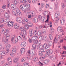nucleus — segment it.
Returning a JSON list of instances; mask_svg holds the SVG:
<instances>
[{"label": "nucleus", "mask_w": 66, "mask_h": 66, "mask_svg": "<svg viewBox=\"0 0 66 66\" xmlns=\"http://www.w3.org/2000/svg\"><path fill=\"white\" fill-rule=\"evenodd\" d=\"M25 9L26 10L25 11H30V5L29 4H27L24 6Z\"/></svg>", "instance_id": "1"}, {"label": "nucleus", "mask_w": 66, "mask_h": 66, "mask_svg": "<svg viewBox=\"0 0 66 66\" xmlns=\"http://www.w3.org/2000/svg\"><path fill=\"white\" fill-rule=\"evenodd\" d=\"M12 54H10V55L12 56H14L16 52V49L15 48H13L12 50Z\"/></svg>", "instance_id": "2"}, {"label": "nucleus", "mask_w": 66, "mask_h": 66, "mask_svg": "<svg viewBox=\"0 0 66 66\" xmlns=\"http://www.w3.org/2000/svg\"><path fill=\"white\" fill-rule=\"evenodd\" d=\"M45 52V50H44L43 48H41L40 51H39L38 52L39 55L40 56H43L44 54L43 52Z\"/></svg>", "instance_id": "3"}, {"label": "nucleus", "mask_w": 66, "mask_h": 66, "mask_svg": "<svg viewBox=\"0 0 66 66\" xmlns=\"http://www.w3.org/2000/svg\"><path fill=\"white\" fill-rule=\"evenodd\" d=\"M33 29H31L29 31V36L31 37L33 36Z\"/></svg>", "instance_id": "4"}, {"label": "nucleus", "mask_w": 66, "mask_h": 66, "mask_svg": "<svg viewBox=\"0 0 66 66\" xmlns=\"http://www.w3.org/2000/svg\"><path fill=\"white\" fill-rule=\"evenodd\" d=\"M57 30L59 32H63V30L62 27L60 26L59 27L57 28Z\"/></svg>", "instance_id": "5"}, {"label": "nucleus", "mask_w": 66, "mask_h": 66, "mask_svg": "<svg viewBox=\"0 0 66 66\" xmlns=\"http://www.w3.org/2000/svg\"><path fill=\"white\" fill-rule=\"evenodd\" d=\"M16 20L17 21L20 23H21L22 22V18L19 17H17L16 19Z\"/></svg>", "instance_id": "6"}, {"label": "nucleus", "mask_w": 66, "mask_h": 66, "mask_svg": "<svg viewBox=\"0 0 66 66\" xmlns=\"http://www.w3.org/2000/svg\"><path fill=\"white\" fill-rule=\"evenodd\" d=\"M9 33V31L6 30L4 32V35H6V38L7 37H10V36L9 35H8L7 34Z\"/></svg>", "instance_id": "7"}, {"label": "nucleus", "mask_w": 66, "mask_h": 66, "mask_svg": "<svg viewBox=\"0 0 66 66\" xmlns=\"http://www.w3.org/2000/svg\"><path fill=\"white\" fill-rule=\"evenodd\" d=\"M37 38H38V36H37V35H35L34 36L31 38V40H32V41H34L36 40V39H37Z\"/></svg>", "instance_id": "8"}, {"label": "nucleus", "mask_w": 66, "mask_h": 66, "mask_svg": "<svg viewBox=\"0 0 66 66\" xmlns=\"http://www.w3.org/2000/svg\"><path fill=\"white\" fill-rule=\"evenodd\" d=\"M42 47L43 48L46 49H48L50 48V47L47 46V44L46 43H45L42 46Z\"/></svg>", "instance_id": "9"}, {"label": "nucleus", "mask_w": 66, "mask_h": 66, "mask_svg": "<svg viewBox=\"0 0 66 66\" xmlns=\"http://www.w3.org/2000/svg\"><path fill=\"white\" fill-rule=\"evenodd\" d=\"M46 42L48 46H52V45L53 44L52 42L48 40H47Z\"/></svg>", "instance_id": "10"}, {"label": "nucleus", "mask_w": 66, "mask_h": 66, "mask_svg": "<svg viewBox=\"0 0 66 66\" xmlns=\"http://www.w3.org/2000/svg\"><path fill=\"white\" fill-rule=\"evenodd\" d=\"M13 14H14L15 16H16V17L18 16V15H19V16H22V14L21 13H15L14 12L13 13Z\"/></svg>", "instance_id": "11"}, {"label": "nucleus", "mask_w": 66, "mask_h": 66, "mask_svg": "<svg viewBox=\"0 0 66 66\" xmlns=\"http://www.w3.org/2000/svg\"><path fill=\"white\" fill-rule=\"evenodd\" d=\"M11 7L13 10H15L16 9V6L14 4H12L11 5Z\"/></svg>", "instance_id": "12"}, {"label": "nucleus", "mask_w": 66, "mask_h": 66, "mask_svg": "<svg viewBox=\"0 0 66 66\" xmlns=\"http://www.w3.org/2000/svg\"><path fill=\"white\" fill-rule=\"evenodd\" d=\"M20 52L21 54H23L25 52V48H21V49Z\"/></svg>", "instance_id": "13"}, {"label": "nucleus", "mask_w": 66, "mask_h": 66, "mask_svg": "<svg viewBox=\"0 0 66 66\" xmlns=\"http://www.w3.org/2000/svg\"><path fill=\"white\" fill-rule=\"evenodd\" d=\"M60 22L61 23V24L62 25H63L64 24V23H65V19H62L60 20Z\"/></svg>", "instance_id": "14"}, {"label": "nucleus", "mask_w": 66, "mask_h": 66, "mask_svg": "<svg viewBox=\"0 0 66 66\" xmlns=\"http://www.w3.org/2000/svg\"><path fill=\"white\" fill-rule=\"evenodd\" d=\"M6 51H3L1 52V55H3V56H4V55H6Z\"/></svg>", "instance_id": "15"}, {"label": "nucleus", "mask_w": 66, "mask_h": 66, "mask_svg": "<svg viewBox=\"0 0 66 66\" xmlns=\"http://www.w3.org/2000/svg\"><path fill=\"white\" fill-rule=\"evenodd\" d=\"M26 46V43L24 42H22L21 43V46L23 47H24Z\"/></svg>", "instance_id": "16"}, {"label": "nucleus", "mask_w": 66, "mask_h": 66, "mask_svg": "<svg viewBox=\"0 0 66 66\" xmlns=\"http://www.w3.org/2000/svg\"><path fill=\"white\" fill-rule=\"evenodd\" d=\"M20 9L21 10H22V11H24L26 10V9H25V8H24L22 6V5H21L20 6Z\"/></svg>", "instance_id": "17"}, {"label": "nucleus", "mask_w": 66, "mask_h": 66, "mask_svg": "<svg viewBox=\"0 0 66 66\" xmlns=\"http://www.w3.org/2000/svg\"><path fill=\"white\" fill-rule=\"evenodd\" d=\"M55 43H58V39L56 38V37H55V38L54 40V42L53 43V44H55Z\"/></svg>", "instance_id": "18"}, {"label": "nucleus", "mask_w": 66, "mask_h": 66, "mask_svg": "<svg viewBox=\"0 0 66 66\" xmlns=\"http://www.w3.org/2000/svg\"><path fill=\"white\" fill-rule=\"evenodd\" d=\"M50 62V60L47 59L45 60L44 62V63L45 64H48L49 62Z\"/></svg>", "instance_id": "19"}, {"label": "nucleus", "mask_w": 66, "mask_h": 66, "mask_svg": "<svg viewBox=\"0 0 66 66\" xmlns=\"http://www.w3.org/2000/svg\"><path fill=\"white\" fill-rule=\"evenodd\" d=\"M58 5H59V3L57 2H56L55 4V10H56L58 8Z\"/></svg>", "instance_id": "20"}, {"label": "nucleus", "mask_w": 66, "mask_h": 66, "mask_svg": "<svg viewBox=\"0 0 66 66\" xmlns=\"http://www.w3.org/2000/svg\"><path fill=\"white\" fill-rule=\"evenodd\" d=\"M47 52V53H48V54H52V52H53V51L52 50H48L47 51H46Z\"/></svg>", "instance_id": "21"}, {"label": "nucleus", "mask_w": 66, "mask_h": 66, "mask_svg": "<svg viewBox=\"0 0 66 66\" xmlns=\"http://www.w3.org/2000/svg\"><path fill=\"white\" fill-rule=\"evenodd\" d=\"M9 20V19H5V21H4V23H8V22L10 21Z\"/></svg>", "instance_id": "22"}, {"label": "nucleus", "mask_w": 66, "mask_h": 66, "mask_svg": "<svg viewBox=\"0 0 66 66\" xmlns=\"http://www.w3.org/2000/svg\"><path fill=\"white\" fill-rule=\"evenodd\" d=\"M55 18H58L59 17V12H56L55 15Z\"/></svg>", "instance_id": "23"}, {"label": "nucleus", "mask_w": 66, "mask_h": 66, "mask_svg": "<svg viewBox=\"0 0 66 66\" xmlns=\"http://www.w3.org/2000/svg\"><path fill=\"white\" fill-rule=\"evenodd\" d=\"M5 16L6 18H9V17H10V16H9V14L7 12L5 13Z\"/></svg>", "instance_id": "24"}, {"label": "nucleus", "mask_w": 66, "mask_h": 66, "mask_svg": "<svg viewBox=\"0 0 66 66\" xmlns=\"http://www.w3.org/2000/svg\"><path fill=\"white\" fill-rule=\"evenodd\" d=\"M3 42L5 44V45H6L7 44V42L6 41V40L5 38H3L2 40Z\"/></svg>", "instance_id": "25"}, {"label": "nucleus", "mask_w": 66, "mask_h": 66, "mask_svg": "<svg viewBox=\"0 0 66 66\" xmlns=\"http://www.w3.org/2000/svg\"><path fill=\"white\" fill-rule=\"evenodd\" d=\"M14 26V27L15 29H17L19 28V26L17 25V24H15L13 25Z\"/></svg>", "instance_id": "26"}, {"label": "nucleus", "mask_w": 66, "mask_h": 66, "mask_svg": "<svg viewBox=\"0 0 66 66\" xmlns=\"http://www.w3.org/2000/svg\"><path fill=\"white\" fill-rule=\"evenodd\" d=\"M43 14L45 16H47V15H48V11H45L43 13Z\"/></svg>", "instance_id": "27"}, {"label": "nucleus", "mask_w": 66, "mask_h": 66, "mask_svg": "<svg viewBox=\"0 0 66 66\" xmlns=\"http://www.w3.org/2000/svg\"><path fill=\"white\" fill-rule=\"evenodd\" d=\"M27 25L29 27H32L33 24L32 23H28Z\"/></svg>", "instance_id": "28"}, {"label": "nucleus", "mask_w": 66, "mask_h": 66, "mask_svg": "<svg viewBox=\"0 0 66 66\" xmlns=\"http://www.w3.org/2000/svg\"><path fill=\"white\" fill-rule=\"evenodd\" d=\"M18 61V59L17 58L14 59L13 60V61L14 62V63H16V62H17Z\"/></svg>", "instance_id": "29"}, {"label": "nucleus", "mask_w": 66, "mask_h": 66, "mask_svg": "<svg viewBox=\"0 0 66 66\" xmlns=\"http://www.w3.org/2000/svg\"><path fill=\"white\" fill-rule=\"evenodd\" d=\"M62 7L63 9L65 7V5L63 3H62L61 4Z\"/></svg>", "instance_id": "30"}, {"label": "nucleus", "mask_w": 66, "mask_h": 66, "mask_svg": "<svg viewBox=\"0 0 66 66\" xmlns=\"http://www.w3.org/2000/svg\"><path fill=\"white\" fill-rule=\"evenodd\" d=\"M42 37L43 36L39 37V40H40V41H41V40H45V39L42 38Z\"/></svg>", "instance_id": "31"}, {"label": "nucleus", "mask_w": 66, "mask_h": 66, "mask_svg": "<svg viewBox=\"0 0 66 66\" xmlns=\"http://www.w3.org/2000/svg\"><path fill=\"white\" fill-rule=\"evenodd\" d=\"M20 30H21V31H25V32H26V30H25L24 28L23 27H21L20 28Z\"/></svg>", "instance_id": "32"}, {"label": "nucleus", "mask_w": 66, "mask_h": 66, "mask_svg": "<svg viewBox=\"0 0 66 66\" xmlns=\"http://www.w3.org/2000/svg\"><path fill=\"white\" fill-rule=\"evenodd\" d=\"M47 19L46 21H45V22H48V21H49L48 20H49V18H50L49 15H47Z\"/></svg>", "instance_id": "33"}, {"label": "nucleus", "mask_w": 66, "mask_h": 66, "mask_svg": "<svg viewBox=\"0 0 66 66\" xmlns=\"http://www.w3.org/2000/svg\"><path fill=\"white\" fill-rule=\"evenodd\" d=\"M38 60V58L37 57H35L33 59V61H34V62H36Z\"/></svg>", "instance_id": "34"}, {"label": "nucleus", "mask_w": 66, "mask_h": 66, "mask_svg": "<svg viewBox=\"0 0 66 66\" xmlns=\"http://www.w3.org/2000/svg\"><path fill=\"white\" fill-rule=\"evenodd\" d=\"M22 36L23 38V39L24 40L26 41L27 40V38L25 36V35H23Z\"/></svg>", "instance_id": "35"}, {"label": "nucleus", "mask_w": 66, "mask_h": 66, "mask_svg": "<svg viewBox=\"0 0 66 66\" xmlns=\"http://www.w3.org/2000/svg\"><path fill=\"white\" fill-rule=\"evenodd\" d=\"M36 64L37 65H43V63L40 62V61L39 62H36Z\"/></svg>", "instance_id": "36"}, {"label": "nucleus", "mask_w": 66, "mask_h": 66, "mask_svg": "<svg viewBox=\"0 0 66 66\" xmlns=\"http://www.w3.org/2000/svg\"><path fill=\"white\" fill-rule=\"evenodd\" d=\"M8 24L9 27H12V25H11V22L9 21V22H8Z\"/></svg>", "instance_id": "37"}, {"label": "nucleus", "mask_w": 66, "mask_h": 66, "mask_svg": "<svg viewBox=\"0 0 66 66\" xmlns=\"http://www.w3.org/2000/svg\"><path fill=\"white\" fill-rule=\"evenodd\" d=\"M38 40H37V39H36V40L34 41V44H35V45L37 44L38 43Z\"/></svg>", "instance_id": "38"}, {"label": "nucleus", "mask_w": 66, "mask_h": 66, "mask_svg": "<svg viewBox=\"0 0 66 66\" xmlns=\"http://www.w3.org/2000/svg\"><path fill=\"white\" fill-rule=\"evenodd\" d=\"M16 11L17 13H21V12H20V10H19V9H16Z\"/></svg>", "instance_id": "39"}, {"label": "nucleus", "mask_w": 66, "mask_h": 66, "mask_svg": "<svg viewBox=\"0 0 66 66\" xmlns=\"http://www.w3.org/2000/svg\"><path fill=\"white\" fill-rule=\"evenodd\" d=\"M23 66H29L28 64L27 63L25 62L23 63Z\"/></svg>", "instance_id": "40"}, {"label": "nucleus", "mask_w": 66, "mask_h": 66, "mask_svg": "<svg viewBox=\"0 0 66 66\" xmlns=\"http://www.w3.org/2000/svg\"><path fill=\"white\" fill-rule=\"evenodd\" d=\"M13 3L15 5H17V3H18V2L17 1L15 0L14 1Z\"/></svg>", "instance_id": "41"}, {"label": "nucleus", "mask_w": 66, "mask_h": 66, "mask_svg": "<svg viewBox=\"0 0 66 66\" xmlns=\"http://www.w3.org/2000/svg\"><path fill=\"white\" fill-rule=\"evenodd\" d=\"M32 47L34 49H36V45L34 44H33L32 45Z\"/></svg>", "instance_id": "42"}, {"label": "nucleus", "mask_w": 66, "mask_h": 66, "mask_svg": "<svg viewBox=\"0 0 66 66\" xmlns=\"http://www.w3.org/2000/svg\"><path fill=\"white\" fill-rule=\"evenodd\" d=\"M29 26H28V25H26L25 26V29H27V30H28V29H29Z\"/></svg>", "instance_id": "43"}, {"label": "nucleus", "mask_w": 66, "mask_h": 66, "mask_svg": "<svg viewBox=\"0 0 66 66\" xmlns=\"http://www.w3.org/2000/svg\"><path fill=\"white\" fill-rule=\"evenodd\" d=\"M46 53L45 54V55L46 57H47V56H49V54L47 53V51L46 52Z\"/></svg>", "instance_id": "44"}, {"label": "nucleus", "mask_w": 66, "mask_h": 66, "mask_svg": "<svg viewBox=\"0 0 66 66\" xmlns=\"http://www.w3.org/2000/svg\"><path fill=\"white\" fill-rule=\"evenodd\" d=\"M49 38H50V39L51 40H52L53 38H52V36L50 34V36L49 37Z\"/></svg>", "instance_id": "45"}, {"label": "nucleus", "mask_w": 66, "mask_h": 66, "mask_svg": "<svg viewBox=\"0 0 66 66\" xmlns=\"http://www.w3.org/2000/svg\"><path fill=\"white\" fill-rule=\"evenodd\" d=\"M56 59V57H54L52 58L51 60L53 61H55V60Z\"/></svg>", "instance_id": "46"}, {"label": "nucleus", "mask_w": 66, "mask_h": 66, "mask_svg": "<svg viewBox=\"0 0 66 66\" xmlns=\"http://www.w3.org/2000/svg\"><path fill=\"white\" fill-rule=\"evenodd\" d=\"M24 31H22L21 33L20 34V35L22 36L23 35H24L23 34H24Z\"/></svg>", "instance_id": "47"}, {"label": "nucleus", "mask_w": 66, "mask_h": 66, "mask_svg": "<svg viewBox=\"0 0 66 66\" xmlns=\"http://www.w3.org/2000/svg\"><path fill=\"white\" fill-rule=\"evenodd\" d=\"M34 19L35 21V23H37V22H38L37 20H38V19L36 18H34Z\"/></svg>", "instance_id": "48"}, {"label": "nucleus", "mask_w": 66, "mask_h": 66, "mask_svg": "<svg viewBox=\"0 0 66 66\" xmlns=\"http://www.w3.org/2000/svg\"><path fill=\"white\" fill-rule=\"evenodd\" d=\"M58 37L60 39H61L62 37V35H60L58 36Z\"/></svg>", "instance_id": "49"}, {"label": "nucleus", "mask_w": 66, "mask_h": 66, "mask_svg": "<svg viewBox=\"0 0 66 66\" xmlns=\"http://www.w3.org/2000/svg\"><path fill=\"white\" fill-rule=\"evenodd\" d=\"M23 1H22V2L23 3H26L28 1V0H23Z\"/></svg>", "instance_id": "50"}, {"label": "nucleus", "mask_w": 66, "mask_h": 66, "mask_svg": "<svg viewBox=\"0 0 66 66\" xmlns=\"http://www.w3.org/2000/svg\"><path fill=\"white\" fill-rule=\"evenodd\" d=\"M25 61H26V59H25V58H23L22 59V60H21V62H24Z\"/></svg>", "instance_id": "51"}, {"label": "nucleus", "mask_w": 66, "mask_h": 66, "mask_svg": "<svg viewBox=\"0 0 66 66\" xmlns=\"http://www.w3.org/2000/svg\"><path fill=\"white\" fill-rule=\"evenodd\" d=\"M18 40H19V37L16 38L15 39V42H18Z\"/></svg>", "instance_id": "52"}, {"label": "nucleus", "mask_w": 66, "mask_h": 66, "mask_svg": "<svg viewBox=\"0 0 66 66\" xmlns=\"http://www.w3.org/2000/svg\"><path fill=\"white\" fill-rule=\"evenodd\" d=\"M59 19H57L56 20V21H55V23H58V22H59Z\"/></svg>", "instance_id": "53"}, {"label": "nucleus", "mask_w": 66, "mask_h": 66, "mask_svg": "<svg viewBox=\"0 0 66 66\" xmlns=\"http://www.w3.org/2000/svg\"><path fill=\"white\" fill-rule=\"evenodd\" d=\"M24 21L25 22H28V21H29V20L27 19L24 20Z\"/></svg>", "instance_id": "54"}, {"label": "nucleus", "mask_w": 66, "mask_h": 66, "mask_svg": "<svg viewBox=\"0 0 66 66\" xmlns=\"http://www.w3.org/2000/svg\"><path fill=\"white\" fill-rule=\"evenodd\" d=\"M37 0H32V2L33 3H36Z\"/></svg>", "instance_id": "55"}, {"label": "nucleus", "mask_w": 66, "mask_h": 66, "mask_svg": "<svg viewBox=\"0 0 66 66\" xmlns=\"http://www.w3.org/2000/svg\"><path fill=\"white\" fill-rule=\"evenodd\" d=\"M9 51H10V50L9 49H7L6 50V53H9Z\"/></svg>", "instance_id": "56"}, {"label": "nucleus", "mask_w": 66, "mask_h": 66, "mask_svg": "<svg viewBox=\"0 0 66 66\" xmlns=\"http://www.w3.org/2000/svg\"><path fill=\"white\" fill-rule=\"evenodd\" d=\"M29 42L30 43H31L32 42V41L31 39L29 38V40H28Z\"/></svg>", "instance_id": "57"}, {"label": "nucleus", "mask_w": 66, "mask_h": 66, "mask_svg": "<svg viewBox=\"0 0 66 66\" xmlns=\"http://www.w3.org/2000/svg\"><path fill=\"white\" fill-rule=\"evenodd\" d=\"M4 19H1V21L2 23H3V22H4Z\"/></svg>", "instance_id": "58"}, {"label": "nucleus", "mask_w": 66, "mask_h": 66, "mask_svg": "<svg viewBox=\"0 0 66 66\" xmlns=\"http://www.w3.org/2000/svg\"><path fill=\"white\" fill-rule=\"evenodd\" d=\"M6 7V5H4L2 6V8L3 9H4Z\"/></svg>", "instance_id": "59"}, {"label": "nucleus", "mask_w": 66, "mask_h": 66, "mask_svg": "<svg viewBox=\"0 0 66 66\" xmlns=\"http://www.w3.org/2000/svg\"><path fill=\"white\" fill-rule=\"evenodd\" d=\"M42 31H41L39 32V33L38 34V36H40L42 35Z\"/></svg>", "instance_id": "60"}, {"label": "nucleus", "mask_w": 66, "mask_h": 66, "mask_svg": "<svg viewBox=\"0 0 66 66\" xmlns=\"http://www.w3.org/2000/svg\"><path fill=\"white\" fill-rule=\"evenodd\" d=\"M3 12V10H0V14H2Z\"/></svg>", "instance_id": "61"}, {"label": "nucleus", "mask_w": 66, "mask_h": 66, "mask_svg": "<svg viewBox=\"0 0 66 66\" xmlns=\"http://www.w3.org/2000/svg\"><path fill=\"white\" fill-rule=\"evenodd\" d=\"M45 58V56H44V57H41L40 58H39V59L40 60H42V59H44Z\"/></svg>", "instance_id": "62"}, {"label": "nucleus", "mask_w": 66, "mask_h": 66, "mask_svg": "<svg viewBox=\"0 0 66 66\" xmlns=\"http://www.w3.org/2000/svg\"><path fill=\"white\" fill-rule=\"evenodd\" d=\"M44 6H45V5H44V4L43 3H42L41 4V7H43Z\"/></svg>", "instance_id": "63"}, {"label": "nucleus", "mask_w": 66, "mask_h": 66, "mask_svg": "<svg viewBox=\"0 0 66 66\" xmlns=\"http://www.w3.org/2000/svg\"><path fill=\"white\" fill-rule=\"evenodd\" d=\"M53 57V55H50V56L49 57L50 58V59H52V58Z\"/></svg>", "instance_id": "64"}]
</instances>
